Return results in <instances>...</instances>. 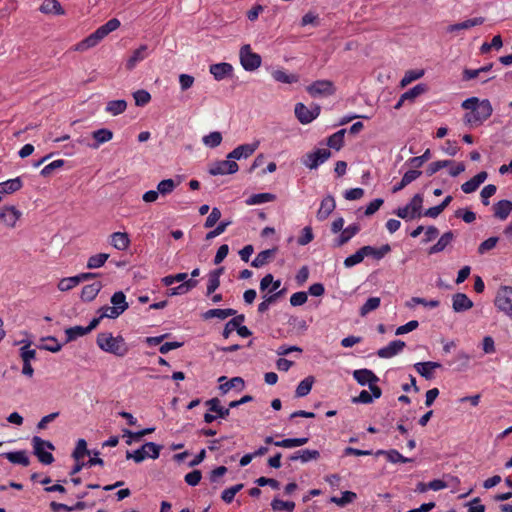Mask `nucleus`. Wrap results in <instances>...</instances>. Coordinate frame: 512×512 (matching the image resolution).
<instances>
[{
    "label": "nucleus",
    "instance_id": "obj_1",
    "mask_svg": "<svg viewBox=\"0 0 512 512\" xmlns=\"http://www.w3.org/2000/svg\"><path fill=\"white\" fill-rule=\"evenodd\" d=\"M462 108L469 110L464 115V122L472 127L482 125L493 113V108L488 99L480 100L471 97L462 102Z\"/></svg>",
    "mask_w": 512,
    "mask_h": 512
},
{
    "label": "nucleus",
    "instance_id": "obj_2",
    "mask_svg": "<svg viewBox=\"0 0 512 512\" xmlns=\"http://www.w3.org/2000/svg\"><path fill=\"white\" fill-rule=\"evenodd\" d=\"M96 343L101 350L118 357H124L129 351V347L122 336L114 337L109 332L99 333Z\"/></svg>",
    "mask_w": 512,
    "mask_h": 512
},
{
    "label": "nucleus",
    "instance_id": "obj_3",
    "mask_svg": "<svg viewBox=\"0 0 512 512\" xmlns=\"http://www.w3.org/2000/svg\"><path fill=\"white\" fill-rule=\"evenodd\" d=\"M31 444L34 455L42 464L50 465L53 463L54 457L52 453L45 450L46 448L51 451L55 449L54 445L50 441L43 440L39 436H34L31 440Z\"/></svg>",
    "mask_w": 512,
    "mask_h": 512
},
{
    "label": "nucleus",
    "instance_id": "obj_4",
    "mask_svg": "<svg viewBox=\"0 0 512 512\" xmlns=\"http://www.w3.org/2000/svg\"><path fill=\"white\" fill-rule=\"evenodd\" d=\"M162 446L154 442H146L141 448L135 451H126V458L133 459L136 463L144 461L146 458L157 459L160 455Z\"/></svg>",
    "mask_w": 512,
    "mask_h": 512
},
{
    "label": "nucleus",
    "instance_id": "obj_5",
    "mask_svg": "<svg viewBox=\"0 0 512 512\" xmlns=\"http://www.w3.org/2000/svg\"><path fill=\"white\" fill-rule=\"evenodd\" d=\"M240 63L246 71H254L260 67L262 58L259 54L252 52L251 46L246 44L239 52Z\"/></svg>",
    "mask_w": 512,
    "mask_h": 512
},
{
    "label": "nucleus",
    "instance_id": "obj_6",
    "mask_svg": "<svg viewBox=\"0 0 512 512\" xmlns=\"http://www.w3.org/2000/svg\"><path fill=\"white\" fill-rule=\"evenodd\" d=\"M331 156V151L327 148H319L314 152L307 153L302 158V163L309 169H316L319 165L328 160Z\"/></svg>",
    "mask_w": 512,
    "mask_h": 512
},
{
    "label": "nucleus",
    "instance_id": "obj_7",
    "mask_svg": "<svg viewBox=\"0 0 512 512\" xmlns=\"http://www.w3.org/2000/svg\"><path fill=\"white\" fill-rule=\"evenodd\" d=\"M495 306L508 315H512V287L502 286L496 295Z\"/></svg>",
    "mask_w": 512,
    "mask_h": 512
},
{
    "label": "nucleus",
    "instance_id": "obj_8",
    "mask_svg": "<svg viewBox=\"0 0 512 512\" xmlns=\"http://www.w3.org/2000/svg\"><path fill=\"white\" fill-rule=\"evenodd\" d=\"M239 166L233 159L220 160L212 163L209 167V173L213 176L234 174Z\"/></svg>",
    "mask_w": 512,
    "mask_h": 512
},
{
    "label": "nucleus",
    "instance_id": "obj_9",
    "mask_svg": "<svg viewBox=\"0 0 512 512\" xmlns=\"http://www.w3.org/2000/svg\"><path fill=\"white\" fill-rule=\"evenodd\" d=\"M307 91L312 97L328 96L335 92V88L330 80H317L307 87Z\"/></svg>",
    "mask_w": 512,
    "mask_h": 512
},
{
    "label": "nucleus",
    "instance_id": "obj_10",
    "mask_svg": "<svg viewBox=\"0 0 512 512\" xmlns=\"http://www.w3.org/2000/svg\"><path fill=\"white\" fill-rule=\"evenodd\" d=\"M259 142L247 143L237 146L228 155V159L240 160L242 158H248L257 150Z\"/></svg>",
    "mask_w": 512,
    "mask_h": 512
},
{
    "label": "nucleus",
    "instance_id": "obj_11",
    "mask_svg": "<svg viewBox=\"0 0 512 512\" xmlns=\"http://www.w3.org/2000/svg\"><path fill=\"white\" fill-rule=\"evenodd\" d=\"M294 111L297 119L302 124H309L319 115V108L309 110L303 103H297Z\"/></svg>",
    "mask_w": 512,
    "mask_h": 512
},
{
    "label": "nucleus",
    "instance_id": "obj_12",
    "mask_svg": "<svg viewBox=\"0 0 512 512\" xmlns=\"http://www.w3.org/2000/svg\"><path fill=\"white\" fill-rule=\"evenodd\" d=\"M406 346L405 342L402 340H394L391 341L387 346L380 348L377 351V355L380 358L388 359L392 358L398 353H400L404 347Z\"/></svg>",
    "mask_w": 512,
    "mask_h": 512
},
{
    "label": "nucleus",
    "instance_id": "obj_13",
    "mask_svg": "<svg viewBox=\"0 0 512 512\" xmlns=\"http://www.w3.org/2000/svg\"><path fill=\"white\" fill-rule=\"evenodd\" d=\"M390 251L391 246L389 244H384L381 247H373L370 245L362 247L364 257H372L377 261L383 259Z\"/></svg>",
    "mask_w": 512,
    "mask_h": 512
},
{
    "label": "nucleus",
    "instance_id": "obj_14",
    "mask_svg": "<svg viewBox=\"0 0 512 512\" xmlns=\"http://www.w3.org/2000/svg\"><path fill=\"white\" fill-rule=\"evenodd\" d=\"M336 207V202L333 196L327 195L321 201L320 207L317 211V219L324 221L333 212Z\"/></svg>",
    "mask_w": 512,
    "mask_h": 512
},
{
    "label": "nucleus",
    "instance_id": "obj_15",
    "mask_svg": "<svg viewBox=\"0 0 512 512\" xmlns=\"http://www.w3.org/2000/svg\"><path fill=\"white\" fill-rule=\"evenodd\" d=\"M209 71L215 80L220 81L232 74L233 66L226 62L212 64L209 67Z\"/></svg>",
    "mask_w": 512,
    "mask_h": 512
},
{
    "label": "nucleus",
    "instance_id": "obj_16",
    "mask_svg": "<svg viewBox=\"0 0 512 512\" xmlns=\"http://www.w3.org/2000/svg\"><path fill=\"white\" fill-rule=\"evenodd\" d=\"M440 367L441 364L439 362L433 361L418 362L414 365L415 370L427 380H431L432 378H434L435 369Z\"/></svg>",
    "mask_w": 512,
    "mask_h": 512
},
{
    "label": "nucleus",
    "instance_id": "obj_17",
    "mask_svg": "<svg viewBox=\"0 0 512 512\" xmlns=\"http://www.w3.org/2000/svg\"><path fill=\"white\" fill-rule=\"evenodd\" d=\"M353 378L358 382V384L364 386L370 383H377L379 381V377L369 369H358L353 372Z\"/></svg>",
    "mask_w": 512,
    "mask_h": 512
},
{
    "label": "nucleus",
    "instance_id": "obj_18",
    "mask_svg": "<svg viewBox=\"0 0 512 512\" xmlns=\"http://www.w3.org/2000/svg\"><path fill=\"white\" fill-rule=\"evenodd\" d=\"M452 307L455 312H464L473 307V302L464 293H456L452 297Z\"/></svg>",
    "mask_w": 512,
    "mask_h": 512
},
{
    "label": "nucleus",
    "instance_id": "obj_19",
    "mask_svg": "<svg viewBox=\"0 0 512 512\" xmlns=\"http://www.w3.org/2000/svg\"><path fill=\"white\" fill-rule=\"evenodd\" d=\"M487 172L481 171L461 185L464 193L470 194L478 189V187L487 179Z\"/></svg>",
    "mask_w": 512,
    "mask_h": 512
},
{
    "label": "nucleus",
    "instance_id": "obj_20",
    "mask_svg": "<svg viewBox=\"0 0 512 512\" xmlns=\"http://www.w3.org/2000/svg\"><path fill=\"white\" fill-rule=\"evenodd\" d=\"M101 40H103V37L99 34L97 30H95L93 33H91L89 36H87L82 41L78 42L75 45L76 51H86L90 48L95 47Z\"/></svg>",
    "mask_w": 512,
    "mask_h": 512
},
{
    "label": "nucleus",
    "instance_id": "obj_21",
    "mask_svg": "<svg viewBox=\"0 0 512 512\" xmlns=\"http://www.w3.org/2000/svg\"><path fill=\"white\" fill-rule=\"evenodd\" d=\"M484 22H485L484 17H475V18L467 19L463 22L449 25L447 27V32L452 33V32H456L459 30L470 29L472 27L482 25Z\"/></svg>",
    "mask_w": 512,
    "mask_h": 512
},
{
    "label": "nucleus",
    "instance_id": "obj_22",
    "mask_svg": "<svg viewBox=\"0 0 512 512\" xmlns=\"http://www.w3.org/2000/svg\"><path fill=\"white\" fill-rule=\"evenodd\" d=\"M360 231V226L359 224H351L349 225L348 227H346L345 229H343L342 233L340 234V236L335 239V243H334V246L335 247H341L343 246L344 244H346L351 238H353L358 232Z\"/></svg>",
    "mask_w": 512,
    "mask_h": 512
},
{
    "label": "nucleus",
    "instance_id": "obj_23",
    "mask_svg": "<svg viewBox=\"0 0 512 512\" xmlns=\"http://www.w3.org/2000/svg\"><path fill=\"white\" fill-rule=\"evenodd\" d=\"M19 211L11 206L4 207L0 210V220L3 221L7 226L14 227L17 220L19 219Z\"/></svg>",
    "mask_w": 512,
    "mask_h": 512
},
{
    "label": "nucleus",
    "instance_id": "obj_24",
    "mask_svg": "<svg viewBox=\"0 0 512 512\" xmlns=\"http://www.w3.org/2000/svg\"><path fill=\"white\" fill-rule=\"evenodd\" d=\"M494 217L505 220L512 212V201L500 200L493 205Z\"/></svg>",
    "mask_w": 512,
    "mask_h": 512
},
{
    "label": "nucleus",
    "instance_id": "obj_25",
    "mask_svg": "<svg viewBox=\"0 0 512 512\" xmlns=\"http://www.w3.org/2000/svg\"><path fill=\"white\" fill-rule=\"evenodd\" d=\"M277 251H278L277 247L261 251L260 253L257 254V256L254 258V260L251 262V265L255 268L263 267L264 265H266L273 259V257L275 256Z\"/></svg>",
    "mask_w": 512,
    "mask_h": 512
},
{
    "label": "nucleus",
    "instance_id": "obj_26",
    "mask_svg": "<svg viewBox=\"0 0 512 512\" xmlns=\"http://www.w3.org/2000/svg\"><path fill=\"white\" fill-rule=\"evenodd\" d=\"M110 244L117 250L124 251L130 245V239L125 232H114L110 236Z\"/></svg>",
    "mask_w": 512,
    "mask_h": 512
},
{
    "label": "nucleus",
    "instance_id": "obj_27",
    "mask_svg": "<svg viewBox=\"0 0 512 512\" xmlns=\"http://www.w3.org/2000/svg\"><path fill=\"white\" fill-rule=\"evenodd\" d=\"M148 46L147 45H141L139 48L133 51L132 55L129 57V59L126 62V68L128 70H132L137 63L144 60L148 56Z\"/></svg>",
    "mask_w": 512,
    "mask_h": 512
},
{
    "label": "nucleus",
    "instance_id": "obj_28",
    "mask_svg": "<svg viewBox=\"0 0 512 512\" xmlns=\"http://www.w3.org/2000/svg\"><path fill=\"white\" fill-rule=\"evenodd\" d=\"M224 273V267L212 270L208 275L207 295L213 294L220 286V276Z\"/></svg>",
    "mask_w": 512,
    "mask_h": 512
},
{
    "label": "nucleus",
    "instance_id": "obj_29",
    "mask_svg": "<svg viewBox=\"0 0 512 512\" xmlns=\"http://www.w3.org/2000/svg\"><path fill=\"white\" fill-rule=\"evenodd\" d=\"M102 289V283L97 281L92 284L85 285L81 291V299L84 302H90L96 298L100 290Z\"/></svg>",
    "mask_w": 512,
    "mask_h": 512
},
{
    "label": "nucleus",
    "instance_id": "obj_30",
    "mask_svg": "<svg viewBox=\"0 0 512 512\" xmlns=\"http://www.w3.org/2000/svg\"><path fill=\"white\" fill-rule=\"evenodd\" d=\"M376 456L385 455L386 459L391 463H408L412 462V458H408L403 456L398 450L396 449H390L388 451L386 450H378L375 453Z\"/></svg>",
    "mask_w": 512,
    "mask_h": 512
},
{
    "label": "nucleus",
    "instance_id": "obj_31",
    "mask_svg": "<svg viewBox=\"0 0 512 512\" xmlns=\"http://www.w3.org/2000/svg\"><path fill=\"white\" fill-rule=\"evenodd\" d=\"M454 239V233L452 231L445 232L437 241L436 244L431 246L428 250V254H436L442 252Z\"/></svg>",
    "mask_w": 512,
    "mask_h": 512
},
{
    "label": "nucleus",
    "instance_id": "obj_32",
    "mask_svg": "<svg viewBox=\"0 0 512 512\" xmlns=\"http://www.w3.org/2000/svg\"><path fill=\"white\" fill-rule=\"evenodd\" d=\"M39 10L44 14L64 15L65 11L57 0H43Z\"/></svg>",
    "mask_w": 512,
    "mask_h": 512
},
{
    "label": "nucleus",
    "instance_id": "obj_33",
    "mask_svg": "<svg viewBox=\"0 0 512 512\" xmlns=\"http://www.w3.org/2000/svg\"><path fill=\"white\" fill-rule=\"evenodd\" d=\"M92 137L95 140L93 144L90 145L91 148L97 149L101 144H104L110 141L113 138V132L106 128H101L92 133Z\"/></svg>",
    "mask_w": 512,
    "mask_h": 512
},
{
    "label": "nucleus",
    "instance_id": "obj_34",
    "mask_svg": "<svg viewBox=\"0 0 512 512\" xmlns=\"http://www.w3.org/2000/svg\"><path fill=\"white\" fill-rule=\"evenodd\" d=\"M23 187L20 177L6 180L0 183V194H12Z\"/></svg>",
    "mask_w": 512,
    "mask_h": 512
},
{
    "label": "nucleus",
    "instance_id": "obj_35",
    "mask_svg": "<svg viewBox=\"0 0 512 512\" xmlns=\"http://www.w3.org/2000/svg\"><path fill=\"white\" fill-rule=\"evenodd\" d=\"M3 456L9 460L13 464H19L24 467L30 464L29 457L25 450L15 451V452H7L4 453Z\"/></svg>",
    "mask_w": 512,
    "mask_h": 512
},
{
    "label": "nucleus",
    "instance_id": "obj_36",
    "mask_svg": "<svg viewBox=\"0 0 512 512\" xmlns=\"http://www.w3.org/2000/svg\"><path fill=\"white\" fill-rule=\"evenodd\" d=\"M237 311L232 308H226V309H209L203 314V318L208 320L212 318H219L221 320H224L230 316L236 315Z\"/></svg>",
    "mask_w": 512,
    "mask_h": 512
},
{
    "label": "nucleus",
    "instance_id": "obj_37",
    "mask_svg": "<svg viewBox=\"0 0 512 512\" xmlns=\"http://www.w3.org/2000/svg\"><path fill=\"white\" fill-rule=\"evenodd\" d=\"M206 405L208 406L209 411L216 413L218 418L226 419L230 414L229 408L221 406L218 398H212L206 401Z\"/></svg>",
    "mask_w": 512,
    "mask_h": 512
},
{
    "label": "nucleus",
    "instance_id": "obj_38",
    "mask_svg": "<svg viewBox=\"0 0 512 512\" xmlns=\"http://www.w3.org/2000/svg\"><path fill=\"white\" fill-rule=\"evenodd\" d=\"M423 204V196L415 194L410 203L406 206L410 209V219L419 218L421 216V209Z\"/></svg>",
    "mask_w": 512,
    "mask_h": 512
},
{
    "label": "nucleus",
    "instance_id": "obj_39",
    "mask_svg": "<svg viewBox=\"0 0 512 512\" xmlns=\"http://www.w3.org/2000/svg\"><path fill=\"white\" fill-rule=\"evenodd\" d=\"M245 321V316L243 314L236 315L230 321H228L223 329L222 336L227 339L230 334L238 329L239 325Z\"/></svg>",
    "mask_w": 512,
    "mask_h": 512
},
{
    "label": "nucleus",
    "instance_id": "obj_40",
    "mask_svg": "<svg viewBox=\"0 0 512 512\" xmlns=\"http://www.w3.org/2000/svg\"><path fill=\"white\" fill-rule=\"evenodd\" d=\"M127 108V102L125 100H112L109 101L105 107V111L113 116L123 113Z\"/></svg>",
    "mask_w": 512,
    "mask_h": 512
},
{
    "label": "nucleus",
    "instance_id": "obj_41",
    "mask_svg": "<svg viewBox=\"0 0 512 512\" xmlns=\"http://www.w3.org/2000/svg\"><path fill=\"white\" fill-rule=\"evenodd\" d=\"M272 77L275 81L286 84L296 83L299 80L298 75L288 74L286 71L281 69L273 71Z\"/></svg>",
    "mask_w": 512,
    "mask_h": 512
},
{
    "label": "nucleus",
    "instance_id": "obj_42",
    "mask_svg": "<svg viewBox=\"0 0 512 512\" xmlns=\"http://www.w3.org/2000/svg\"><path fill=\"white\" fill-rule=\"evenodd\" d=\"M276 199V195L272 193L253 194L246 200L247 205H259L266 202H272Z\"/></svg>",
    "mask_w": 512,
    "mask_h": 512
},
{
    "label": "nucleus",
    "instance_id": "obj_43",
    "mask_svg": "<svg viewBox=\"0 0 512 512\" xmlns=\"http://www.w3.org/2000/svg\"><path fill=\"white\" fill-rule=\"evenodd\" d=\"M198 284V281L195 279H188L184 283H181L177 287H173L169 289V295H180L189 292L191 289L195 288Z\"/></svg>",
    "mask_w": 512,
    "mask_h": 512
},
{
    "label": "nucleus",
    "instance_id": "obj_44",
    "mask_svg": "<svg viewBox=\"0 0 512 512\" xmlns=\"http://www.w3.org/2000/svg\"><path fill=\"white\" fill-rule=\"evenodd\" d=\"M309 439L307 437L303 438H286L277 442H274V445L282 448H294L305 445Z\"/></svg>",
    "mask_w": 512,
    "mask_h": 512
},
{
    "label": "nucleus",
    "instance_id": "obj_45",
    "mask_svg": "<svg viewBox=\"0 0 512 512\" xmlns=\"http://www.w3.org/2000/svg\"><path fill=\"white\" fill-rule=\"evenodd\" d=\"M345 132H346L345 129H341V130L335 132L334 134H332L331 136H329V138L327 140V145L330 148L335 149L337 151L340 150L344 144Z\"/></svg>",
    "mask_w": 512,
    "mask_h": 512
},
{
    "label": "nucleus",
    "instance_id": "obj_46",
    "mask_svg": "<svg viewBox=\"0 0 512 512\" xmlns=\"http://www.w3.org/2000/svg\"><path fill=\"white\" fill-rule=\"evenodd\" d=\"M314 383V377L308 376L304 378L297 386L295 394L296 397H305L308 395L312 389Z\"/></svg>",
    "mask_w": 512,
    "mask_h": 512
},
{
    "label": "nucleus",
    "instance_id": "obj_47",
    "mask_svg": "<svg viewBox=\"0 0 512 512\" xmlns=\"http://www.w3.org/2000/svg\"><path fill=\"white\" fill-rule=\"evenodd\" d=\"M109 254L107 253H98L95 255H92L88 258L87 261V268L88 269H97L102 267L105 262L108 260Z\"/></svg>",
    "mask_w": 512,
    "mask_h": 512
},
{
    "label": "nucleus",
    "instance_id": "obj_48",
    "mask_svg": "<svg viewBox=\"0 0 512 512\" xmlns=\"http://www.w3.org/2000/svg\"><path fill=\"white\" fill-rule=\"evenodd\" d=\"M356 497H357L356 493H354L352 491H344V492H342L341 497L333 496V497H331L330 501L332 503L336 504L337 506L344 507L348 503H351L352 501H354L356 499Z\"/></svg>",
    "mask_w": 512,
    "mask_h": 512
},
{
    "label": "nucleus",
    "instance_id": "obj_49",
    "mask_svg": "<svg viewBox=\"0 0 512 512\" xmlns=\"http://www.w3.org/2000/svg\"><path fill=\"white\" fill-rule=\"evenodd\" d=\"M381 300L379 297H370L360 308V315L366 316L370 312L376 310L380 306Z\"/></svg>",
    "mask_w": 512,
    "mask_h": 512
},
{
    "label": "nucleus",
    "instance_id": "obj_50",
    "mask_svg": "<svg viewBox=\"0 0 512 512\" xmlns=\"http://www.w3.org/2000/svg\"><path fill=\"white\" fill-rule=\"evenodd\" d=\"M86 329L87 328L83 327V326H74V327L67 328L65 330L66 342L74 341L77 338L88 334L89 332L86 331Z\"/></svg>",
    "mask_w": 512,
    "mask_h": 512
},
{
    "label": "nucleus",
    "instance_id": "obj_51",
    "mask_svg": "<svg viewBox=\"0 0 512 512\" xmlns=\"http://www.w3.org/2000/svg\"><path fill=\"white\" fill-rule=\"evenodd\" d=\"M120 27V21L117 18L108 20L105 24L100 26L97 31L103 37V39L111 32L115 31Z\"/></svg>",
    "mask_w": 512,
    "mask_h": 512
},
{
    "label": "nucleus",
    "instance_id": "obj_52",
    "mask_svg": "<svg viewBox=\"0 0 512 512\" xmlns=\"http://www.w3.org/2000/svg\"><path fill=\"white\" fill-rule=\"evenodd\" d=\"M111 303L113 307H120L121 314L124 313L129 305L126 301V296L122 291L115 292L111 297Z\"/></svg>",
    "mask_w": 512,
    "mask_h": 512
},
{
    "label": "nucleus",
    "instance_id": "obj_53",
    "mask_svg": "<svg viewBox=\"0 0 512 512\" xmlns=\"http://www.w3.org/2000/svg\"><path fill=\"white\" fill-rule=\"evenodd\" d=\"M222 134L218 131H214L209 133L208 135H205L202 138V142L204 145L210 148L218 147L222 142Z\"/></svg>",
    "mask_w": 512,
    "mask_h": 512
},
{
    "label": "nucleus",
    "instance_id": "obj_54",
    "mask_svg": "<svg viewBox=\"0 0 512 512\" xmlns=\"http://www.w3.org/2000/svg\"><path fill=\"white\" fill-rule=\"evenodd\" d=\"M271 507L274 511L286 510L288 512H293L295 503L293 501H283L278 498H274L271 502Z\"/></svg>",
    "mask_w": 512,
    "mask_h": 512
},
{
    "label": "nucleus",
    "instance_id": "obj_55",
    "mask_svg": "<svg viewBox=\"0 0 512 512\" xmlns=\"http://www.w3.org/2000/svg\"><path fill=\"white\" fill-rule=\"evenodd\" d=\"M427 87L425 84H417L413 88L406 91L404 94L401 95V101L405 100H413L417 96L421 95L426 91Z\"/></svg>",
    "mask_w": 512,
    "mask_h": 512
},
{
    "label": "nucleus",
    "instance_id": "obj_56",
    "mask_svg": "<svg viewBox=\"0 0 512 512\" xmlns=\"http://www.w3.org/2000/svg\"><path fill=\"white\" fill-rule=\"evenodd\" d=\"M176 182L173 179H164L157 185V191L161 195H168L173 192L176 187Z\"/></svg>",
    "mask_w": 512,
    "mask_h": 512
},
{
    "label": "nucleus",
    "instance_id": "obj_57",
    "mask_svg": "<svg viewBox=\"0 0 512 512\" xmlns=\"http://www.w3.org/2000/svg\"><path fill=\"white\" fill-rule=\"evenodd\" d=\"M244 485L242 483L236 484L225 489L221 494V499L226 503H231L235 497V495L242 490Z\"/></svg>",
    "mask_w": 512,
    "mask_h": 512
},
{
    "label": "nucleus",
    "instance_id": "obj_58",
    "mask_svg": "<svg viewBox=\"0 0 512 512\" xmlns=\"http://www.w3.org/2000/svg\"><path fill=\"white\" fill-rule=\"evenodd\" d=\"M90 452L87 449V443L84 439H79L77 441L76 447L73 451V458L76 461L81 460L86 454H89Z\"/></svg>",
    "mask_w": 512,
    "mask_h": 512
},
{
    "label": "nucleus",
    "instance_id": "obj_59",
    "mask_svg": "<svg viewBox=\"0 0 512 512\" xmlns=\"http://www.w3.org/2000/svg\"><path fill=\"white\" fill-rule=\"evenodd\" d=\"M364 254L362 252V247L358 249L354 254L348 256L344 260V266L346 268H351L364 260Z\"/></svg>",
    "mask_w": 512,
    "mask_h": 512
},
{
    "label": "nucleus",
    "instance_id": "obj_60",
    "mask_svg": "<svg viewBox=\"0 0 512 512\" xmlns=\"http://www.w3.org/2000/svg\"><path fill=\"white\" fill-rule=\"evenodd\" d=\"M424 75L423 70H409L405 73L400 84L402 87L410 84L411 82L420 79Z\"/></svg>",
    "mask_w": 512,
    "mask_h": 512
},
{
    "label": "nucleus",
    "instance_id": "obj_61",
    "mask_svg": "<svg viewBox=\"0 0 512 512\" xmlns=\"http://www.w3.org/2000/svg\"><path fill=\"white\" fill-rule=\"evenodd\" d=\"M452 163L453 162L451 160H439V161L432 162L428 165V167L426 169V173L428 176H432L436 172H438L440 169L448 167Z\"/></svg>",
    "mask_w": 512,
    "mask_h": 512
},
{
    "label": "nucleus",
    "instance_id": "obj_62",
    "mask_svg": "<svg viewBox=\"0 0 512 512\" xmlns=\"http://www.w3.org/2000/svg\"><path fill=\"white\" fill-rule=\"evenodd\" d=\"M79 284V279L76 276L63 278L58 283L60 291H69Z\"/></svg>",
    "mask_w": 512,
    "mask_h": 512
},
{
    "label": "nucleus",
    "instance_id": "obj_63",
    "mask_svg": "<svg viewBox=\"0 0 512 512\" xmlns=\"http://www.w3.org/2000/svg\"><path fill=\"white\" fill-rule=\"evenodd\" d=\"M118 309H120V307L103 306L99 309V313L103 318L115 319L121 315V310Z\"/></svg>",
    "mask_w": 512,
    "mask_h": 512
},
{
    "label": "nucleus",
    "instance_id": "obj_64",
    "mask_svg": "<svg viewBox=\"0 0 512 512\" xmlns=\"http://www.w3.org/2000/svg\"><path fill=\"white\" fill-rule=\"evenodd\" d=\"M31 342H28L23 347L20 348V356L23 362H31V360L36 357V350L31 349Z\"/></svg>",
    "mask_w": 512,
    "mask_h": 512
}]
</instances>
